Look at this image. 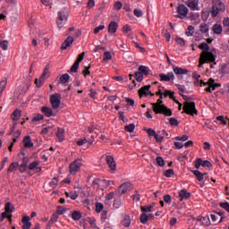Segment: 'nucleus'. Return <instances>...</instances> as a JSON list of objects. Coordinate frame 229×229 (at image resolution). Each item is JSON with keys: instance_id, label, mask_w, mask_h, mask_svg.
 I'll list each match as a JSON object with an SVG mask.
<instances>
[{"instance_id": "21", "label": "nucleus", "mask_w": 229, "mask_h": 229, "mask_svg": "<svg viewBox=\"0 0 229 229\" xmlns=\"http://www.w3.org/2000/svg\"><path fill=\"white\" fill-rule=\"evenodd\" d=\"M21 223L23 224L22 229L31 228V222H30V216H24L21 219Z\"/></svg>"}, {"instance_id": "45", "label": "nucleus", "mask_w": 229, "mask_h": 229, "mask_svg": "<svg viewBox=\"0 0 229 229\" xmlns=\"http://www.w3.org/2000/svg\"><path fill=\"white\" fill-rule=\"evenodd\" d=\"M125 131H128L129 133H133V131H135V124L131 123L129 125H126L124 127Z\"/></svg>"}, {"instance_id": "51", "label": "nucleus", "mask_w": 229, "mask_h": 229, "mask_svg": "<svg viewBox=\"0 0 229 229\" xmlns=\"http://www.w3.org/2000/svg\"><path fill=\"white\" fill-rule=\"evenodd\" d=\"M5 88H6V79L2 80L0 81V98H1V94H3V90H4Z\"/></svg>"}, {"instance_id": "46", "label": "nucleus", "mask_w": 229, "mask_h": 229, "mask_svg": "<svg viewBox=\"0 0 229 229\" xmlns=\"http://www.w3.org/2000/svg\"><path fill=\"white\" fill-rule=\"evenodd\" d=\"M103 208H105V206L101 202H97L96 203V212L99 214V212L103 211Z\"/></svg>"}, {"instance_id": "27", "label": "nucleus", "mask_w": 229, "mask_h": 229, "mask_svg": "<svg viewBox=\"0 0 229 229\" xmlns=\"http://www.w3.org/2000/svg\"><path fill=\"white\" fill-rule=\"evenodd\" d=\"M199 49H201L202 53H208V52H210V47L206 42H203L200 45H199Z\"/></svg>"}, {"instance_id": "36", "label": "nucleus", "mask_w": 229, "mask_h": 229, "mask_svg": "<svg viewBox=\"0 0 229 229\" xmlns=\"http://www.w3.org/2000/svg\"><path fill=\"white\" fill-rule=\"evenodd\" d=\"M64 194L66 198H71V199H76L78 198V193H76V191H65Z\"/></svg>"}, {"instance_id": "7", "label": "nucleus", "mask_w": 229, "mask_h": 229, "mask_svg": "<svg viewBox=\"0 0 229 229\" xmlns=\"http://www.w3.org/2000/svg\"><path fill=\"white\" fill-rule=\"evenodd\" d=\"M184 114L187 115H198V110L196 109V103L194 102H185L182 107Z\"/></svg>"}, {"instance_id": "16", "label": "nucleus", "mask_w": 229, "mask_h": 229, "mask_svg": "<svg viewBox=\"0 0 229 229\" xmlns=\"http://www.w3.org/2000/svg\"><path fill=\"white\" fill-rule=\"evenodd\" d=\"M160 81H171L174 80V73L173 72H167V74L160 73L159 74Z\"/></svg>"}, {"instance_id": "32", "label": "nucleus", "mask_w": 229, "mask_h": 229, "mask_svg": "<svg viewBox=\"0 0 229 229\" xmlns=\"http://www.w3.org/2000/svg\"><path fill=\"white\" fill-rule=\"evenodd\" d=\"M199 221L205 226H210V217H208V216H205L200 217Z\"/></svg>"}, {"instance_id": "20", "label": "nucleus", "mask_w": 229, "mask_h": 229, "mask_svg": "<svg viewBox=\"0 0 229 229\" xmlns=\"http://www.w3.org/2000/svg\"><path fill=\"white\" fill-rule=\"evenodd\" d=\"M72 42H74V38L72 37H68L62 44L61 49L64 51L65 49H67V47H71V44H72Z\"/></svg>"}, {"instance_id": "59", "label": "nucleus", "mask_w": 229, "mask_h": 229, "mask_svg": "<svg viewBox=\"0 0 229 229\" xmlns=\"http://www.w3.org/2000/svg\"><path fill=\"white\" fill-rule=\"evenodd\" d=\"M202 164H203V159L197 158L195 161V168L199 169V167H201Z\"/></svg>"}, {"instance_id": "43", "label": "nucleus", "mask_w": 229, "mask_h": 229, "mask_svg": "<svg viewBox=\"0 0 229 229\" xmlns=\"http://www.w3.org/2000/svg\"><path fill=\"white\" fill-rule=\"evenodd\" d=\"M189 19L191 21H196V22H199V13H191Z\"/></svg>"}, {"instance_id": "18", "label": "nucleus", "mask_w": 229, "mask_h": 229, "mask_svg": "<svg viewBox=\"0 0 229 229\" xmlns=\"http://www.w3.org/2000/svg\"><path fill=\"white\" fill-rule=\"evenodd\" d=\"M41 112H42V114H44V115L46 117H55V115H56L53 113V109H51V107H47V106H42Z\"/></svg>"}, {"instance_id": "49", "label": "nucleus", "mask_w": 229, "mask_h": 229, "mask_svg": "<svg viewBox=\"0 0 229 229\" xmlns=\"http://www.w3.org/2000/svg\"><path fill=\"white\" fill-rule=\"evenodd\" d=\"M174 169H168L164 173V176H165V178H171V176H174Z\"/></svg>"}, {"instance_id": "25", "label": "nucleus", "mask_w": 229, "mask_h": 229, "mask_svg": "<svg viewBox=\"0 0 229 229\" xmlns=\"http://www.w3.org/2000/svg\"><path fill=\"white\" fill-rule=\"evenodd\" d=\"M23 145L24 148H33L34 144L31 142V137L30 136H25L23 139Z\"/></svg>"}, {"instance_id": "57", "label": "nucleus", "mask_w": 229, "mask_h": 229, "mask_svg": "<svg viewBox=\"0 0 229 229\" xmlns=\"http://www.w3.org/2000/svg\"><path fill=\"white\" fill-rule=\"evenodd\" d=\"M107 60H112V54L110 52H105L103 61L106 62Z\"/></svg>"}, {"instance_id": "63", "label": "nucleus", "mask_w": 229, "mask_h": 229, "mask_svg": "<svg viewBox=\"0 0 229 229\" xmlns=\"http://www.w3.org/2000/svg\"><path fill=\"white\" fill-rule=\"evenodd\" d=\"M65 208L62 206H58L57 207V214H59L60 216H63V214H65Z\"/></svg>"}, {"instance_id": "37", "label": "nucleus", "mask_w": 229, "mask_h": 229, "mask_svg": "<svg viewBox=\"0 0 229 229\" xmlns=\"http://www.w3.org/2000/svg\"><path fill=\"white\" fill-rule=\"evenodd\" d=\"M140 209L143 214H147V212L153 211V206H141Z\"/></svg>"}, {"instance_id": "34", "label": "nucleus", "mask_w": 229, "mask_h": 229, "mask_svg": "<svg viewBox=\"0 0 229 229\" xmlns=\"http://www.w3.org/2000/svg\"><path fill=\"white\" fill-rule=\"evenodd\" d=\"M71 76H69L68 73H64L60 77V83L65 84L69 82V79Z\"/></svg>"}, {"instance_id": "31", "label": "nucleus", "mask_w": 229, "mask_h": 229, "mask_svg": "<svg viewBox=\"0 0 229 229\" xmlns=\"http://www.w3.org/2000/svg\"><path fill=\"white\" fill-rule=\"evenodd\" d=\"M169 96L170 99L173 101H175L176 97H174V92L169 90V89H165L164 97L167 98Z\"/></svg>"}, {"instance_id": "64", "label": "nucleus", "mask_w": 229, "mask_h": 229, "mask_svg": "<svg viewBox=\"0 0 229 229\" xmlns=\"http://www.w3.org/2000/svg\"><path fill=\"white\" fill-rule=\"evenodd\" d=\"M131 27L128 24L124 25L123 28V33H129V31H131Z\"/></svg>"}, {"instance_id": "15", "label": "nucleus", "mask_w": 229, "mask_h": 229, "mask_svg": "<svg viewBox=\"0 0 229 229\" xmlns=\"http://www.w3.org/2000/svg\"><path fill=\"white\" fill-rule=\"evenodd\" d=\"M199 0H189L186 2V5L188 8H191V10L194 11H199Z\"/></svg>"}, {"instance_id": "17", "label": "nucleus", "mask_w": 229, "mask_h": 229, "mask_svg": "<svg viewBox=\"0 0 229 229\" xmlns=\"http://www.w3.org/2000/svg\"><path fill=\"white\" fill-rule=\"evenodd\" d=\"M106 162L109 165V168L111 169V171H115L116 165H115V160L114 159V157L107 156L106 157Z\"/></svg>"}, {"instance_id": "40", "label": "nucleus", "mask_w": 229, "mask_h": 229, "mask_svg": "<svg viewBox=\"0 0 229 229\" xmlns=\"http://www.w3.org/2000/svg\"><path fill=\"white\" fill-rule=\"evenodd\" d=\"M17 167H19V163H12L7 170L8 173H13V171H17Z\"/></svg>"}, {"instance_id": "41", "label": "nucleus", "mask_w": 229, "mask_h": 229, "mask_svg": "<svg viewBox=\"0 0 229 229\" xmlns=\"http://www.w3.org/2000/svg\"><path fill=\"white\" fill-rule=\"evenodd\" d=\"M40 165V161H34L29 165L30 171H33L34 169H37Z\"/></svg>"}, {"instance_id": "23", "label": "nucleus", "mask_w": 229, "mask_h": 229, "mask_svg": "<svg viewBox=\"0 0 229 229\" xmlns=\"http://www.w3.org/2000/svg\"><path fill=\"white\" fill-rule=\"evenodd\" d=\"M117 28H119V24L117 21H111L108 25V32L109 33H115L117 31Z\"/></svg>"}, {"instance_id": "38", "label": "nucleus", "mask_w": 229, "mask_h": 229, "mask_svg": "<svg viewBox=\"0 0 229 229\" xmlns=\"http://www.w3.org/2000/svg\"><path fill=\"white\" fill-rule=\"evenodd\" d=\"M78 69H80V63H75L72 65L70 71L68 72H78Z\"/></svg>"}, {"instance_id": "58", "label": "nucleus", "mask_w": 229, "mask_h": 229, "mask_svg": "<svg viewBox=\"0 0 229 229\" xmlns=\"http://www.w3.org/2000/svg\"><path fill=\"white\" fill-rule=\"evenodd\" d=\"M133 201H140V194L139 191H135L134 194L131 196Z\"/></svg>"}, {"instance_id": "9", "label": "nucleus", "mask_w": 229, "mask_h": 229, "mask_svg": "<svg viewBox=\"0 0 229 229\" xmlns=\"http://www.w3.org/2000/svg\"><path fill=\"white\" fill-rule=\"evenodd\" d=\"M177 15L176 17L178 19H185V17H187L188 13H189V9L187 8V6H185V4H180L177 7Z\"/></svg>"}, {"instance_id": "6", "label": "nucleus", "mask_w": 229, "mask_h": 229, "mask_svg": "<svg viewBox=\"0 0 229 229\" xmlns=\"http://www.w3.org/2000/svg\"><path fill=\"white\" fill-rule=\"evenodd\" d=\"M81 165H83L81 157H79L75 159L73 162H72L69 165L70 174L74 175L77 173H80V170L81 169Z\"/></svg>"}, {"instance_id": "53", "label": "nucleus", "mask_w": 229, "mask_h": 229, "mask_svg": "<svg viewBox=\"0 0 229 229\" xmlns=\"http://www.w3.org/2000/svg\"><path fill=\"white\" fill-rule=\"evenodd\" d=\"M38 121H44V116L43 114H38L32 118V122H38Z\"/></svg>"}, {"instance_id": "11", "label": "nucleus", "mask_w": 229, "mask_h": 229, "mask_svg": "<svg viewBox=\"0 0 229 229\" xmlns=\"http://www.w3.org/2000/svg\"><path fill=\"white\" fill-rule=\"evenodd\" d=\"M46 80H47V68L44 70L41 76L38 79L35 80V85L37 89H40L46 83Z\"/></svg>"}, {"instance_id": "2", "label": "nucleus", "mask_w": 229, "mask_h": 229, "mask_svg": "<svg viewBox=\"0 0 229 229\" xmlns=\"http://www.w3.org/2000/svg\"><path fill=\"white\" fill-rule=\"evenodd\" d=\"M217 58V55H214L212 52H202L200 53V56L199 59V67H203L205 64H214V65H216L217 63H216V59Z\"/></svg>"}, {"instance_id": "50", "label": "nucleus", "mask_w": 229, "mask_h": 229, "mask_svg": "<svg viewBox=\"0 0 229 229\" xmlns=\"http://www.w3.org/2000/svg\"><path fill=\"white\" fill-rule=\"evenodd\" d=\"M133 14L135 15V17L140 18L144 15V13L142 12V10L136 8L133 10Z\"/></svg>"}, {"instance_id": "54", "label": "nucleus", "mask_w": 229, "mask_h": 229, "mask_svg": "<svg viewBox=\"0 0 229 229\" xmlns=\"http://www.w3.org/2000/svg\"><path fill=\"white\" fill-rule=\"evenodd\" d=\"M164 201L167 205H171V203H173V199H171V195H169V194L165 195L164 196Z\"/></svg>"}, {"instance_id": "29", "label": "nucleus", "mask_w": 229, "mask_h": 229, "mask_svg": "<svg viewBox=\"0 0 229 229\" xmlns=\"http://www.w3.org/2000/svg\"><path fill=\"white\" fill-rule=\"evenodd\" d=\"M191 173L196 176L198 182H203V174L199 170H191Z\"/></svg>"}, {"instance_id": "22", "label": "nucleus", "mask_w": 229, "mask_h": 229, "mask_svg": "<svg viewBox=\"0 0 229 229\" xmlns=\"http://www.w3.org/2000/svg\"><path fill=\"white\" fill-rule=\"evenodd\" d=\"M131 187V183L130 182H123L118 189L120 194H124Z\"/></svg>"}, {"instance_id": "44", "label": "nucleus", "mask_w": 229, "mask_h": 229, "mask_svg": "<svg viewBox=\"0 0 229 229\" xmlns=\"http://www.w3.org/2000/svg\"><path fill=\"white\" fill-rule=\"evenodd\" d=\"M4 210L7 214H12V212H13V208L12 207L11 202L5 203Z\"/></svg>"}, {"instance_id": "48", "label": "nucleus", "mask_w": 229, "mask_h": 229, "mask_svg": "<svg viewBox=\"0 0 229 229\" xmlns=\"http://www.w3.org/2000/svg\"><path fill=\"white\" fill-rule=\"evenodd\" d=\"M175 42L178 46H181V47H183V46H185V39L182 38H175Z\"/></svg>"}, {"instance_id": "55", "label": "nucleus", "mask_w": 229, "mask_h": 229, "mask_svg": "<svg viewBox=\"0 0 229 229\" xmlns=\"http://www.w3.org/2000/svg\"><path fill=\"white\" fill-rule=\"evenodd\" d=\"M0 47L6 51L8 49V40L0 41Z\"/></svg>"}, {"instance_id": "39", "label": "nucleus", "mask_w": 229, "mask_h": 229, "mask_svg": "<svg viewBox=\"0 0 229 229\" xmlns=\"http://www.w3.org/2000/svg\"><path fill=\"white\" fill-rule=\"evenodd\" d=\"M215 83H216V81L210 78L208 82H204L203 81H200V87H205L206 85H209V87H212L213 84Z\"/></svg>"}, {"instance_id": "8", "label": "nucleus", "mask_w": 229, "mask_h": 229, "mask_svg": "<svg viewBox=\"0 0 229 229\" xmlns=\"http://www.w3.org/2000/svg\"><path fill=\"white\" fill-rule=\"evenodd\" d=\"M50 103L54 110H56V108H60V103H62V95H60V93H55L54 95H52L50 97Z\"/></svg>"}, {"instance_id": "12", "label": "nucleus", "mask_w": 229, "mask_h": 229, "mask_svg": "<svg viewBox=\"0 0 229 229\" xmlns=\"http://www.w3.org/2000/svg\"><path fill=\"white\" fill-rule=\"evenodd\" d=\"M46 80H47V68L44 70L41 76L38 79L35 80V85L37 89H40L46 83Z\"/></svg>"}, {"instance_id": "3", "label": "nucleus", "mask_w": 229, "mask_h": 229, "mask_svg": "<svg viewBox=\"0 0 229 229\" xmlns=\"http://www.w3.org/2000/svg\"><path fill=\"white\" fill-rule=\"evenodd\" d=\"M69 19V8L64 7L57 13L56 24L59 29L64 28L67 24Z\"/></svg>"}, {"instance_id": "4", "label": "nucleus", "mask_w": 229, "mask_h": 229, "mask_svg": "<svg viewBox=\"0 0 229 229\" xmlns=\"http://www.w3.org/2000/svg\"><path fill=\"white\" fill-rule=\"evenodd\" d=\"M225 4L221 0H212L211 15L217 17L219 12H225Z\"/></svg>"}, {"instance_id": "47", "label": "nucleus", "mask_w": 229, "mask_h": 229, "mask_svg": "<svg viewBox=\"0 0 229 229\" xmlns=\"http://www.w3.org/2000/svg\"><path fill=\"white\" fill-rule=\"evenodd\" d=\"M156 162L160 167H164V165H165V161L162 157H157Z\"/></svg>"}, {"instance_id": "13", "label": "nucleus", "mask_w": 229, "mask_h": 229, "mask_svg": "<svg viewBox=\"0 0 229 229\" xmlns=\"http://www.w3.org/2000/svg\"><path fill=\"white\" fill-rule=\"evenodd\" d=\"M173 67H174V74H176V76L179 80L182 79V76H183V74L189 73V70H187L185 68H182V67H178V66H173Z\"/></svg>"}, {"instance_id": "33", "label": "nucleus", "mask_w": 229, "mask_h": 229, "mask_svg": "<svg viewBox=\"0 0 229 229\" xmlns=\"http://www.w3.org/2000/svg\"><path fill=\"white\" fill-rule=\"evenodd\" d=\"M123 226L128 228L130 225H131V220L130 219V216H125L124 219L122 222Z\"/></svg>"}, {"instance_id": "26", "label": "nucleus", "mask_w": 229, "mask_h": 229, "mask_svg": "<svg viewBox=\"0 0 229 229\" xmlns=\"http://www.w3.org/2000/svg\"><path fill=\"white\" fill-rule=\"evenodd\" d=\"M213 32L215 35H221L223 33V26L221 24H215L212 28Z\"/></svg>"}, {"instance_id": "14", "label": "nucleus", "mask_w": 229, "mask_h": 229, "mask_svg": "<svg viewBox=\"0 0 229 229\" xmlns=\"http://www.w3.org/2000/svg\"><path fill=\"white\" fill-rule=\"evenodd\" d=\"M149 89H151V85H147L140 89L139 90L140 98H142V96L148 97L149 96V94L151 97L155 96V93H151Z\"/></svg>"}, {"instance_id": "35", "label": "nucleus", "mask_w": 229, "mask_h": 229, "mask_svg": "<svg viewBox=\"0 0 229 229\" xmlns=\"http://www.w3.org/2000/svg\"><path fill=\"white\" fill-rule=\"evenodd\" d=\"M148 219H149V216H148V215L146 213H142L140 216V223H142V225H146V223H148Z\"/></svg>"}, {"instance_id": "61", "label": "nucleus", "mask_w": 229, "mask_h": 229, "mask_svg": "<svg viewBox=\"0 0 229 229\" xmlns=\"http://www.w3.org/2000/svg\"><path fill=\"white\" fill-rule=\"evenodd\" d=\"M175 140H182V142H185V140H189V136L186 134L182 137L178 136L175 137Z\"/></svg>"}, {"instance_id": "56", "label": "nucleus", "mask_w": 229, "mask_h": 229, "mask_svg": "<svg viewBox=\"0 0 229 229\" xmlns=\"http://www.w3.org/2000/svg\"><path fill=\"white\" fill-rule=\"evenodd\" d=\"M200 31H201V33H208V25H207V23L201 24Z\"/></svg>"}, {"instance_id": "42", "label": "nucleus", "mask_w": 229, "mask_h": 229, "mask_svg": "<svg viewBox=\"0 0 229 229\" xmlns=\"http://www.w3.org/2000/svg\"><path fill=\"white\" fill-rule=\"evenodd\" d=\"M13 121H19L21 118V111L15 110L12 114Z\"/></svg>"}, {"instance_id": "19", "label": "nucleus", "mask_w": 229, "mask_h": 229, "mask_svg": "<svg viewBox=\"0 0 229 229\" xmlns=\"http://www.w3.org/2000/svg\"><path fill=\"white\" fill-rule=\"evenodd\" d=\"M179 201H183V199H189L191 198V192L187 191V190H181L179 191Z\"/></svg>"}, {"instance_id": "10", "label": "nucleus", "mask_w": 229, "mask_h": 229, "mask_svg": "<svg viewBox=\"0 0 229 229\" xmlns=\"http://www.w3.org/2000/svg\"><path fill=\"white\" fill-rule=\"evenodd\" d=\"M46 80H47V68L44 70L41 76L38 79L35 80V85L37 89H40L46 83Z\"/></svg>"}, {"instance_id": "28", "label": "nucleus", "mask_w": 229, "mask_h": 229, "mask_svg": "<svg viewBox=\"0 0 229 229\" xmlns=\"http://www.w3.org/2000/svg\"><path fill=\"white\" fill-rule=\"evenodd\" d=\"M175 87H177L179 90L180 96H182V99H187V96L183 95V92H185V86L180 85V84H175Z\"/></svg>"}, {"instance_id": "5", "label": "nucleus", "mask_w": 229, "mask_h": 229, "mask_svg": "<svg viewBox=\"0 0 229 229\" xmlns=\"http://www.w3.org/2000/svg\"><path fill=\"white\" fill-rule=\"evenodd\" d=\"M149 72H151V70L148 66L140 65L138 68V72L134 73V78L137 81L140 82L144 80V76H149Z\"/></svg>"}, {"instance_id": "52", "label": "nucleus", "mask_w": 229, "mask_h": 229, "mask_svg": "<svg viewBox=\"0 0 229 229\" xmlns=\"http://www.w3.org/2000/svg\"><path fill=\"white\" fill-rule=\"evenodd\" d=\"M58 185V178L54 177L52 181L49 182V186L52 187V189H55Z\"/></svg>"}, {"instance_id": "24", "label": "nucleus", "mask_w": 229, "mask_h": 229, "mask_svg": "<svg viewBox=\"0 0 229 229\" xmlns=\"http://www.w3.org/2000/svg\"><path fill=\"white\" fill-rule=\"evenodd\" d=\"M64 133H65V129H63V128L57 129L56 137L59 142H64V140H65V137L64 136Z\"/></svg>"}, {"instance_id": "60", "label": "nucleus", "mask_w": 229, "mask_h": 229, "mask_svg": "<svg viewBox=\"0 0 229 229\" xmlns=\"http://www.w3.org/2000/svg\"><path fill=\"white\" fill-rule=\"evenodd\" d=\"M169 123H170L171 126H178V124H180L178 120L176 118H173V117L169 119Z\"/></svg>"}, {"instance_id": "62", "label": "nucleus", "mask_w": 229, "mask_h": 229, "mask_svg": "<svg viewBox=\"0 0 229 229\" xmlns=\"http://www.w3.org/2000/svg\"><path fill=\"white\" fill-rule=\"evenodd\" d=\"M220 207L229 212V203L228 202H222L220 203Z\"/></svg>"}, {"instance_id": "1", "label": "nucleus", "mask_w": 229, "mask_h": 229, "mask_svg": "<svg viewBox=\"0 0 229 229\" xmlns=\"http://www.w3.org/2000/svg\"><path fill=\"white\" fill-rule=\"evenodd\" d=\"M162 103H164V101H162V98H160L159 97L157 103L152 104L153 112L157 114H162L166 117H171V115H173V110H171L169 107L165 106V105Z\"/></svg>"}, {"instance_id": "30", "label": "nucleus", "mask_w": 229, "mask_h": 229, "mask_svg": "<svg viewBox=\"0 0 229 229\" xmlns=\"http://www.w3.org/2000/svg\"><path fill=\"white\" fill-rule=\"evenodd\" d=\"M82 217L81 212L80 211H73L72 213V219H73V221H80Z\"/></svg>"}]
</instances>
